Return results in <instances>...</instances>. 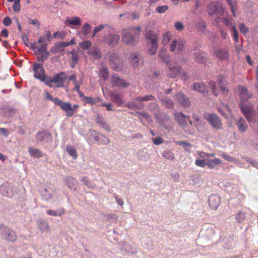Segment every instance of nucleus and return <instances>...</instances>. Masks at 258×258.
Returning a JSON list of instances; mask_svg holds the SVG:
<instances>
[{
	"mask_svg": "<svg viewBox=\"0 0 258 258\" xmlns=\"http://www.w3.org/2000/svg\"><path fill=\"white\" fill-rule=\"evenodd\" d=\"M46 98L53 102L55 105L58 106L61 109L64 111L67 117H72L74 114L77 112V109L79 107L78 104H72L69 102H63L58 97L53 98L52 96L48 92L45 93Z\"/></svg>",
	"mask_w": 258,
	"mask_h": 258,
	"instance_id": "nucleus-1",
	"label": "nucleus"
},
{
	"mask_svg": "<svg viewBox=\"0 0 258 258\" xmlns=\"http://www.w3.org/2000/svg\"><path fill=\"white\" fill-rule=\"evenodd\" d=\"M141 29L140 26H137L132 27L127 30H124L121 41L124 44L130 46L135 45L138 41Z\"/></svg>",
	"mask_w": 258,
	"mask_h": 258,
	"instance_id": "nucleus-2",
	"label": "nucleus"
},
{
	"mask_svg": "<svg viewBox=\"0 0 258 258\" xmlns=\"http://www.w3.org/2000/svg\"><path fill=\"white\" fill-rule=\"evenodd\" d=\"M67 79V76L64 72H60L54 74L52 78H47L45 81V84L50 88H60L64 86V84Z\"/></svg>",
	"mask_w": 258,
	"mask_h": 258,
	"instance_id": "nucleus-3",
	"label": "nucleus"
},
{
	"mask_svg": "<svg viewBox=\"0 0 258 258\" xmlns=\"http://www.w3.org/2000/svg\"><path fill=\"white\" fill-rule=\"evenodd\" d=\"M208 12L209 15L215 17L214 19L217 22H219L223 15V9L220 3L215 2L208 5Z\"/></svg>",
	"mask_w": 258,
	"mask_h": 258,
	"instance_id": "nucleus-4",
	"label": "nucleus"
},
{
	"mask_svg": "<svg viewBox=\"0 0 258 258\" xmlns=\"http://www.w3.org/2000/svg\"><path fill=\"white\" fill-rule=\"evenodd\" d=\"M145 38L150 41L152 44L151 48L149 50V53L151 55L155 54L158 46V35L157 33L153 30H149L145 34Z\"/></svg>",
	"mask_w": 258,
	"mask_h": 258,
	"instance_id": "nucleus-5",
	"label": "nucleus"
},
{
	"mask_svg": "<svg viewBox=\"0 0 258 258\" xmlns=\"http://www.w3.org/2000/svg\"><path fill=\"white\" fill-rule=\"evenodd\" d=\"M0 234L2 237L9 242H14L17 240L16 232L4 225H0Z\"/></svg>",
	"mask_w": 258,
	"mask_h": 258,
	"instance_id": "nucleus-6",
	"label": "nucleus"
},
{
	"mask_svg": "<svg viewBox=\"0 0 258 258\" xmlns=\"http://www.w3.org/2000/svg\"><path fill=\"white\" fill-rule=\"evenodd\" d=\"M204 117L212 127L217 130L222 129V123L219 117L215 113H208L204 115Z\"/></svg>",
	"mask_w": 258,
	"mask_h": 258,
	"instance_id": "nucleus-7",
	"label": "nucleus"
},
{
	"mask_svg": "<svg viewBox=\"0 0 258 258\" xmlns=\"http://www.w3.org/2000/svg\"><path fill=\"white\" fill-rule=\"evenodd\" d=\"M185 42L180 39H174L170 45V50L175 53H179L184 51Z\"/></svg>",
	"mask_w": 258,
	"mask_h": 258,
	"instance_id": "nucleus-8",
	"label": "nucleus"
},
{
	"mask_svg": "<svg viewBox=\"0 0 258 258\" xmlns=\"http://www.w3.org/2000/svg\"><path fill=\"white\" fill-rule=\"evenodd\" d=\"M33 72L35 78L45 83L46 78L43 64L35 63L33 64Z\"/></svg>",
	"mask_w": 258,
	"mask_h": 258,
	"instance_id": "nucleus-9",
	"label": "nucleus"
},
{
	"mask_svg": "<svg viewBox=\"0 0 258 258\" xmlns=\"http://www.w3.org/2000/svg\"><path fill=\"white\" fill-rule=\"evenodd\" d=\"M240 108L248 122L253 121V116L255 114V110L251 106L244 105L242 103L239 105Z\"/></svg>",
	"mask_w": 258,
	"mask_h": 258,
	"instance_id": "nucleus-10",
	"label": "nucleus"
},
{
	"mask_svg": "<svg viewBox=\"0 0 258 258\" xmlns=\"http://www.w3.org/2000/svg\"><path fill=\"white\" fill-rule=\"evenodd\" d=\"M120 40V36L116 34H111L104 37L103 41L108 46L113 47L117 45Z\"/></svg>",
	"mask_w": 258,
	"mask_h": 258,
	"instance_id": "nucleus-11",
	"label": "nucleus"
},
{
	"mask_svg": "<svg viewBox=\"0 0 258 258\" xmlns=\"http://www.w3.org/2000/svg\"><path fill=\"white\" fill-rule=\"evenodd\" d=\"M36 139L37 142L47 143L51 142L52 135L48 131L39 132L36 134Z\"/></svg>",
	"mask_w": 258,
	"mask_h": 258,
	"instance_id": "nucleus-12",
	"label": "nucleus"
},
{
	"mask_svg": "<svg viewBox=\"0 0 258 258\" xmlns=\"http://www.w3.org/2000/svg\"><path fill=\"white\" fill-rule=\"evenodd\" d=\"M214 56L221 60H226L229 58V50L227 48H218L214 50Z\"/></svg>",
	"mask_w": 258,
	"mask_h": 258,
	"instance_id": "nucleus-13",
	"label": "nucleus"
},
{
	"mask_svg": "<svg viewBox=\"0 0 258 258\" xmlns=\"http://www.w3.org/2000/svg\"><path fill=\"white\" fill-rule=\"evenodd\" d=\"M111 83L117 87L126 88L130 85V84L124 80L119 78L117 75H112L111 79Z\"/></svg>",
	"mask_w": 258,
	"mask_h": 258,
	"instance_id": "nucleus-14",
	"label": "nucleus"
},
{
	"mask_svg": "<svg viewBox=\"0 0 258 258\" xmlns=\"http://www.w3.org/2000/svg\"><path fill=\"white\" fill-rule=\"evenodd\" d=\"M174 117L175 120L180 126L183 128L186 127L187 125L186 119H189V117L188 116L185 115L182 112H177L174 113Z\"/></svg>",
	"mask_w": 258,
	"mask_h": 258,
	"instance_id": "nucleus-15",
	"label": "nucleus"
},
{
	"mask_svg": "<svg viewBox=\"0 0 258 258\" xmlns=\"http://www.w3.org/2000/svg\"><path fill=\"white\" fill-rule=\"evenodd\" d=\"M175 99L177 102L184 107H187L190 105L189 99L184 94H177L175 95Z\"/></svg>",
	"mask_w": 258,
	"mask_h": 258,
	"instance_id": "nucleus-16",
	"label": "nucleus"
},
{
	"mask_svg": "<svg viewBox=\"0 0 258 258\" xmlns=\"http://www.w3.org/2000/svg\"><path fill=\"white\" fill-rule=\"evenodd\" d=\"M220 198L216 195H212L209 198V205L213 210H216L220 205Z\"/></svg>",
	"mask_w": 258,
	"mask_h": 258,
	"instance_id": "nucleus-17",
	"label": "nucleus"
},
{
	"mask_svg": "<svg viewBox=\"0 0 258 258\" xmlns=\"http://www.w3.org/2000/svg\"><path fill=\"white\" fill-rule=\"evenodd\" d=\"M238 92L241 100L243 101H247L251 96V94L248 93L247 89L243 86H238Z\"/></svg>",
	"mask_w": 258,
	"mask_h": 258,
	"instance_id": "nucleus-18",
	"label": "nucleus"
},
{
	"mask_svg": "<svg viewBox=\"0 0 258 258\" xmlns=\"http://www.w3.org/2000/svg\"><path fill=\"white\" fill-rule=\"evenodd\" d=\"M181 68L179 66L176 64L174 66L170 65L168 67V76L171 78H175L180 73Z\"/></svg>",
	"mask_w": 258,
	"mask_h": 258,
	"instance_id": "nucleus-19",
	"label": "nucleus"
},
{
	"mask_svg": "<svg viewBox=\"0 0 258 258\" xmlns=\"http://www.w3.org/2000/svg\"><path fill=\"white\" fill-rule=\"evenodd\" d=\"M110 99L114 103L117 104L118 106L121 105L124 103L122 96L115 91L112 92L110 93Z\"/></svg>",
	"mask_w": 258,
	"mask_h": 258,
	"instance_id": "nucleus-20",
	"label": "nucleus"
},
{
	"mask_svg": "<svg viewBox=\"0 0 258 258\" xmlns=\"http://www.w3.org/2000/svg\"><path fill=\"white\" fill-rule=\"evenodd\" d=\"M193 90L198 91L203 95L208 92V88L203 83H195L193 85Z\"/></svg>",
	"mask_w": 258,
	"mask_h": 258,
	"instance_id": "nucleus-21",
	"label": "nucleus"
},
{
	"mask_svg": "<svg viewBox=\"0 0 258 258\" xmlns=\"http://www.w3.org/2000/svg\"><path fill=\"white\" fill-rule=\"evenodd\" d=\"M108 59L110 62V66L111 68L116 70H119L116 64L118 61V55L114 53H110L108 55Z\"/></svg>",
	"mask_w": 258,
	"mask_h": 258,
	"instance_id": "nucleus-22",
	"label": "nucleus"
},
{
	"mask_svg": "<svg viewBox=\"0 0 258 258\" xmlns=\"http://www.w3.org/2000/svg\"><path fill=\"white\" fill-rule=\"evenodd\" d=\"M88 53L90 54L93 59L97 60L101 57V53L100 49L97 47H93L88 51Z\"/></svg>",
	"mask_w": 258,
	"mask_h": 258,
	"instance_id": "nucleus-23",
	"label": "nucleus"
},
{
	"mask_svg": "<svg viewBox=\"0 0 258 258\" xmlns=\"http://www.w3.org/2000/svg\"><path fill=\"white\" fill-rule=\"evenodd\" d=\"M158 98L161 101L162 104L167 108H173L174 107V103L173 101L167 98H162L160 95L158 96Z\"/></svg>",
	"mask_w": 258,
	"mask_h": 258,
	"instance_id": "nucleus-24",
	"label": "nucleus"
},
{
	"mask_svg": "<svg viewBox=\"0 0 258 258\" xmlns=\"http://www.w3.org/2000/svg\"><path fill=\"white\" fill-rule=\"evenodd\" d=\"M65 24L70 27L71 25H80L81 21L80 18L74 17L71 19L68 18L65 21Z\"/></svg>",
	"mask_w": 258,
	"mask_h": 258,
	"instance_id": "nucleus-25",
	"label": "nucleus"
},
{
	"mask_svg": "<svg viewBox=\"0 0 258 258\" xmlns=\"http://www.w3.org/2000/svg\"><path fill=\"white\" fill-rule=\"evenodd\" d=\"M94 139L99 144L107 145L110 143V140L106 136L101 134H98Z\"/></svg>",
	"mask_w": 258,
	"mask_h": 258,
	"instance_id": "nucleus-26",
	"label": "nucleus"
},
{
	"mask_svg": "<svg viewBox=\"0 0 258 258\" xmlns=\"http://www.w3.org/2000/svg\"><path fill=\"white\" fill-rule=\"evenodd\" d=\"M195 60L200 63L204 62L206 60L205 54L200 50L196 51L194 53Z\"/></svg>",
	"mask_w": 258,
	"mask_h": 258,
	"instance_id": "nucleus-27",
	"label": "nucleus"
},
{
	"mask_svg": "<svg viewBox=\"0 0 258 258\" xmlns=\"http://www.w3.org/2000/svg\"><path fill=\"white\" fill-rule=\"evenodd\" d=\"M206 161H207V166L210 169L215 168L216 166L220 164L222 162L220 159L217 158H215L212 160L209 158L207 159Z\"/></svg>",
	"mask_w": 258,
	"mask_h": 258,
	"instance_id": "nucleus-28",
	"label": "nucleus"
},
{
	"mask_svg": "<svg viewBox=\"0 0 258 258\" xmlns=\"http://www.w3.org/2000/svg\"><path fill=\"white\" fill-rule=\"evenodd\" d=\"M28 152L33 157L40 158L43 156L42 152L39 149L35 148L29 147Z\"/></svg>",
	"mask_w": 258,
	"mask_h": 258,
	"instance_id": "nucleus-29",
	"label": "nucleus"
},
{
	"mask_svg": "<svg viewBox=\"0 0 258 258\" xmlns=\"http://www.w3.org/2000/svg\"><path fill=\"white\" fill-rule=\"evenodd\" d=\"M236 124L237 125L238 130L240 132H244L247 128V126L246 125V122L245 120L242 118H241L240 119L238 120L236 122Z\"/></svg>",
	"mask_w": 258,
	"mask_h": 258,
	"instance_id": "nucleus-30",
	"label": "nucleus"
},
{
	"mask_svg": "<svg viewBox=\"0 0 258 258\" xmlns=\"http://www.w3.org/2000/svg\"><path fill=\"white\" fill-rule=\"evenodd\" d=\"M222 106H218L217 109L219 113H220L223 116L226 117L228 113H230V110L228 108L227 104H224L221 103Z\"/></svg>",
	"mask_w": 258,
	"mask_h": 258,
	"instance_id": "nucleus-31",
	"label": "nucleus"
},
{
	"mask_svg": "<svg viewBox=\"0 0 258 258\" xmlns=\"http://www.w3.org/2000/svg\"><path fill=\"white\" fill-rule=\"evenodd\" d=\"M83 100L85 103L94 105L98 102H100L102 99L99 97L95 98L92 97L84 96Z\"/></svg>",
	"mask_w": 258,
	"mask_h": 258,
	"instance_id": "nucleus-32",
	"label": "nucleus"
},
{
	"mask_svg": "<svg viewBox=\"0 0 258 258\" xmlns=\"http://www.w3.org/2000/svg\"><path fill=\"white\" fill-rule=\"evenodd\" d=\"M135 100L139 102L153 101L155 100V97L152 95H147L144 96H139Z\"/></svg>",
	"mask_w": 258,
	"mask_h": 258,
	"instance_id": "nucleus-33",
	"label": "nucleus"
},
{
	"mask_svg": "<svg viewBox=\"0 0 258 258\" xmlns=\"http://www.w3.org/2000/svg\"><path fill=\"white\" fill-rule=\"evenodd\" d=\"M192 118L195 120L194 125L199 130L200 127L203 125L202 121L200 117L196 113H193Z\"/></svg>",
	"mask_w": 258,
	"mask_h": 258,
	"instance_id": "nucleus-34",
	"label": "nucleus"
},
{
	"mask_svg": "<svg viewBox=\"0 0 258 258\" xmlns=\"http://www.w3.org/2000/svg\"><path fill=\"white\" fill-rule=\"evenodd\" d=\"M69 79L70 80H72L73 82V84L75 86L74 89H78V90L79 87H80V86L81 85V84L82 83V80L77 81L76 76L75 74L71 75L70 76Z\"/></svg>",
	"mask_w": 258,
	"mask_h": 258,
	"instance_id": "nucleus-35",
	"label": "nucleus"
},
{
	"mask_svg": "<svg viewBox=\"0 0 258 258\" xmlns=\"http://www.w3.org/2000/svg\"><path fill=\"white\" fill-rule=\"evenodd\" d=\"M131 59L132 64L134 68L138 67L139 66V58L136 53H132L131 55Z\"/></svg>",
	"mask_w": 258,
	"mask_h": 258,
	"instance_id": "nucleus-36",
	"label": "nucleus"
},
{
	"mask_svg": "<svg viewBox=\"0 0 258 258\" xmlns=\"http://www.w3.org/2000/svg\"><path fill=\"white\" fill-rule=\"evenodd\" d=\"M219 81V85L220 88V91L221 94L224 96H226L228 93V89L226 87V85H224L223 82L220 80V78L218 79Z\"/></svg>",
	"mask_w": 258,
	"mask_h": 258,
	"instance_id": "nucleus-37",
	"label": "nucleus"
},
{
	"mask_svg": "<svg viewBox=\"0 0 258 258\" xmlns=\"http://www.w3.org/2000/svg\"><path fill=\"white\" fill-rule=\"evenodd\" d=\"M171 38V34L169 32H164L163 34L162 44L164 45L168 44Z\"/></svg>",
	"mask_w": 258,
	"mask_h": 258,
	"instance_id": "nucleus-38",
	"label": "nucleus"
},
{
	"mask_svg": "<svg viewBox=\"0 0 258 258\" xmlns=\"http://www.w3.org/2000/svg\"><path fill=\"white\" fill-rule=\"evenodd\" d=\"M159 57L165 63H168L170 61L169 56L166 53L165 51L161 50L159 54Z\"/></svg>",
	"mask_w": 258,
	"mask_h": 258,
	"instance_id": "nucleus-39",
	"label": "nucleus"
},
{
	"mask_svg": "<svg viewBox=\"0 0 258 258\" xmlns=\"http://www.w3.org/2000/svg\"><path fill=\"white\" fill-rule=\"evenodd\" d=\"M76 181L75 179L72 176H68L66 178V183L70 188L74 187Z\"/></svg>",
	"mask_w": 258,
	"mask_h": 258,
	"instance_id": "nucleus-40",
	"label": "nucleus"
},
{
	"mask_svg": "<svg viewBox=\"0 0 258 258\" xmlns=\"http://www.w3.org/2000/svg\"><path fill=\"white\" fill-rule=\"evenodd\" d=\"M99 75L104 80H107L109 76V72L107 69L104 67L101 68L99 71Z\"/></svg>",
	"mask_w": 258,
	"mask_h": 258,
	"instance_id": "nucleus-41",
	"label": "nucleus"
},
{
	"mask_svg": "<svg viewBox=\"0 0 258 258\" xmlns=\"http://www.w3.org/2000/svg\"><path fill=\"white\" fill-rule=\"evenodd\" d=\"M46 213L48 215L53 216H60L62 215H63L64 213V209H62L59 210V212L58 213H57L56 212L51 210H48L46 211Z\"/></svg>",
	"mask_w": 258,
	"mask_h": 258,
	"instance_id": "nucleus-42",
	"label": "nucleus"
},
{
	"mask_svg": "<svg viewBox=\"0 0 258 258\" xmlns=\"http://www.w3.org/2000/svg\"><path fill=\"white\" fill-rule=\"evenodd\" d=\"M162 156L168 160H173L175 159L174 153L170 150L164 151L162 154Z\"/></svg>",
	"mask_w": 258,
	"mask_h": 258,
	"instance_id": "nucleus-43",
	"label": "nucleus"
},
{
	"mask_svg": "<svg viewBox=\"0 0 258 258\" xmlns=\"http://www.w3.org/2000/svg\"><path fill=\"white\" fill-rule=\"evenodd\" d=\"M209 87H210L213 94L217 96L219 94V90L215 85V83L213 81H210L209 83Z\"/></svg>",
	"mask_w": 258,
	"mask_h": 258,
	"instance_id": "nucleus-44",
	"label": "nucleus"
},
{
	"mask_svg": "<svg viewBox=\"0 0 258 258\" xmlns=\"http://www.w3.org/2000/svg\"><path fill=\"white\" fill-rule=\"evenodd\" d=\"M245 218V213L242 211H239L236 215V219L239 223L242 222Z\"/></svg>",
	"mask_w": 258,
	"mask_h": 258,
	"instance_id": "nucleus-45",
	"label": "nucleus"
},
{
	"mask_svg": "<svg viewBox=\"0 0 258 258\" xmlns=\"http://www.w3.org/2000/svg\"><path fill=\"white\" fill-rule=\"evenodd\" d=\"M91 42L89 40H87L82 42H80L79 44V46L85 50L88 49L91 47Z\"/></svg>",
	"mask_w": 258,
	"mask_h": 258,
	"instance_id": "nucleus-46",
	"label": "nucleus"
},
{
	"mask_svg": "<svg viewBox=\"0 0 258 258\" xmlns=\"http://www.w3.org/2000/svg\"><path fill=\"white\" fill-rule=\"evenodd\" d=\"M198 155L205 160L215 156V154L213 153H207L204 152H200L198 153Z\"/></svg>",
	"mask_w": 258,
	"mask_h": 258,
	"instance_id": "nucleus-47",
	"label": "nucleus"
},
{
	"mask_svg": "<svg viewBox=\"0 0 258 258\" xmlns=\"http://www.w3.org/2000/svg\"><path fill=\"white\" fill-rule=\"evenodd\" d=\"M175 143L178 145L182 146L183 148L186 150H188L189 149L188 148L191 146V144L187 141H176Z\"/></svg>",
	"mask_w": 258,
	"mask_h": 258,
	"instance_id": "nucleus-48",
	"label": "nucleus"
},
{
	"mask_svg": "<svg viewBox=\"0 0 258 258\" xmlns=\"http://www.w3.org/2000/svg\"><path fill=\"white\" fill-rule=\"evenodd\" d=\"M92 27L88 23H85L82 28V33L84 35L88 34L91 30Z\"/></svg>",
	"mask_w": 258,
	"mask_h": 258,
	"instance_id": "nucleus-49",
	"label": "nucleus"
},
{
	"mask_svg": "<svg viewBox=\"0 0 258 258\" xmlns=\"http://www.w3.org/2000/svg\"><path fill=\"white\" fill-rule=\"evenodd\" d=\"M67 150L69 154L72 156L74 159H76L78 157L76 150L72 147H67Z\"/></svg>",
	"mask_w": 258,
	"mask_h": 258,
	"instance_id": "nucleus-50",
	"label": "nucleus"
},
{
	"mask_svg": "<svg viewBox=\"0 0 258 258\" xmlns=\"http://www.w3.org/2000/svg\"><path fill=\"white\" fill-rule=\"evenodd\" d=\"M232 31V35L234 38V41L236 42H238L239 41L238 34L236 28L235 26H232L231 29Z\"/></svg>",
	"mask_w": 258,
	"mask_h": 258,
	"instance_id": "nucleus-51",
	"label": "nucleus"
},
{
	"mask_svg": "<svg viewBox=\"0 0 258 258\" xmlns=\"http://www.w3.org/2000/svg\"><path fill=\"white\" fill-rule=\"evenodd\" d=\"M195 164L199 167H205L206 166H207V161L206 160H200L197 159L195 161Z\"/></svg>",
	"mask_w": 258,
	"mask_h": 258,
	"instance_id": "nucleus-52",
	"label": "nucleus"
},
{
	"mask_svg": "<svg viewBox=\"0 0 258 258\" xmlns=\"http://www.w3.org/2000/svg\"><path fill=\"white\" fill-rule=\"evenodd\" d=\"M13 9L14 11L17 13H19L21 11L20 0L15 1Z\"/></svg>",
	"mask_w": 258,
	"mask_h": 258,
	"instance_id": "nucleus-53",
	"label": "nucleus"
},
{
	"mask_svg": "<svg viewBox=\"0 0 258 258\" xmlns=\"http://www.w3.org/2000/svg\"><path fill=\"white\" fill-rule=\"evenodd\" d=\"M168 9L169 7L167 6L164 5L157 7L156 10L158 13L162 14L165 13Z\"/></svg>",
	"mask_w": 258,
	"mask_h": 258,
	"instance_id": "nucleus-54",
	"label": "nucleus"
},
{
	"mask_svg": "<svg viewBox=\"0 0 258 258\" xmlns=\"http://www.w3.org/2000/svg\"><path fill=\"white\" fill-rule=\"evenodd\" d=\"M239 29L240 32L243 34L245 35L248 31V28L244 24L241 23L239 26Z\"/></svg>",
	"mask_w": 258,
	"mask_h": 258,
	"instance_id": "nucleus-55",
	"label": "nucleus"
},
{
	"mask_svg": "<svg viewBox=\"0 0 258 258\" xmlns=\"http://www.w3.org/2000/svg\"><path fill=\"white\" fill-rule=\"evenodd\" d=\"M174 27L177 31H182L184 28V26L181 22H176L174 24Z\"/></svg>",
	"mask_w": 258,
	"mask_h": 258,
	"instance_id": "nucleus-56",
	"label": "nucleus"
},
{
	"mask_svg": "<svg viewBox=\"0 0 258 258\" xmlns=\"http://www.w3.org/2000/svg\"><path fill=\"white\" fill-rule=\"evenodd\" d=\"M152 141L155 145H159L163 143L164 141L162 138L158 137L153 139Z\"/></svg>",
	"mask_w": 258,
	"mask_h": 258,
	"instance_id": "nucleus-57",
	"label": "nucleus"
},
{
	"mask_svg": "<svg viewBox=\"0 0 258 258\" xmlns=\"http://www.w3.org/2000/svg\"><path fill=\"white\" fill-rule=\"evenodd\" d=\"M104 28V25H99L98 27H95V28H94V29L93 30V35H92V37H94L95 35L96 34V33H97L98 32L100 31Z\"/></svg>",
	"mask_w": 258,
	"mask_h": 258,
	"instance_id": "nucleus-58",
	"label": "nucleus"
},
{
	"mask_svg": "<svg viewBox=\"0 0 258 258\" xmlns=\"http://www.w3.org/2000/svg\"><path fill=\"white\" fill-rule=\"evenodd\" d=\"M71 53L72 54V59L73 62L76 63L79 59L78 55L74 51H72Z\"/></svg>",
	"mask_w": 258,
	"mask_h": 258,
	"instance_id": "nucleus-59",
	"label": "nucleus"
},
{
	"mask_svg": "<svg viewBox=\"0 0 258 258\" xmlns=\"http://www.w3.org/2000/svg\"><path fill=\"white\" fill-rule=\"evenodd\" d=\"M40 225L43 226V227H41V230L43 232L48 230H49V225L48 223L46 222H41Z\"/></svg>",
	"mask_w": 258,
	"mask_h": 258,
	"instance_id": "nucleus-60",
	"label": "nucleus"
},
{
	"mask_svg": "<svg viewBox=\"0 0 258 258\" xmlns=\"http://www.w3.org/2000/svg\"><path fill=\"white\" fill-rule=\"evenodd\" d=\"M3 23L6 26H10L12 23V20L10 18L7 17L4 19Z\"/></svg>",
	"mask_w": 258,
	"mask_h": 258,
	"instance_id": "nucleus-61",
	"label": "nucleus"
},
{
	"mask_svg": "<svg viewBox=\"0 0 258 258\" xmlns=\"http://www.w3.org/2000/svg\"><path fill=\"white\" fill-rule=\"evenodd\" d=\"M41 53V60L42 61H44L45 60L47 59L49 56V52L46 51L45 52Z\"/></svg>",
	"mask_w": 258,
	"mask_h": 258,
	"instance_id": "nucleus-62",
	"label": "nucleus"
},
{
	"mask_svg": "<svg viewBox=\"0 0 258 258\" xmlns=\"http://www.w3.org/2000/svg\"><path fill=\"white\" fill-rule=\"evenodd\" d=\"M82 180L84 182V184L89 187L92 186L91 182L88 179L87 177H83Z\"/></svg>",
	"mask_w": 258,
	"mask_h": 258,
	"instance_id": "nucleus-63",
	"label": "nucleus"
},
{
	"mask_svg": "<svg viewBox=\"0 0 258 258\" xmlns=\"http://www.w3.org/2000/svg\"><path fill=\"white\" fill-rule=\"evenodd\" d=\"M0 134H2L5 137H8L9 134V132L6 128H0Z\"/></svg>",
	"mask_w": 258,
	"mask_h": 258,
	"instance_id": "nucleus-64",
	"label": "nucleus"
}]
</instances>
